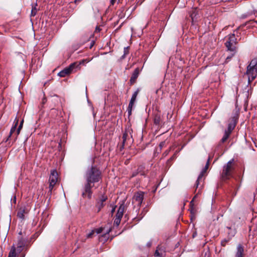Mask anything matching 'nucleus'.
<instances>
[{
    "label": "nucleus",
    "mask_w": 257,
    "mask_h": 257,
    "mask_svg": "<svg viewBox=\"0 0 257 257\" xmlns=\"http://www.w3.org/2000/svg\"><path fill=\"white\" fill-rule=\"evenodd\" d=\"M107 200V196L104 194L101 195L96 200L95 207L97 209V212H99L105 206V202Z\"/></svg>",
    "instance_id": "6"
},
{
    "label": "nucleus",
    "mask_w": 257,
    "mask_h": 257,
    "mask_svg": "<svg viewBox=\"0 0 257 257\" xmlns=\"http://www.w3.org/2000/svg\"><path fill=\"white\" fill-rule=\"evenodd\" d=\"M237 43V39L235 37V34H231L228 36L225 46H226L227 51L233 52L235 54L236 52V44Z\"/></svg>",
    "instance_id": "3"
},
{
    "label": "nucleus",
    "mask_w": 257,
    "mask_h": 257,
    "mask_svg": "<svg viewBox=\"0 0 257 257\" xmlns=\"http://www.w3.org/2000/svg\"><path fill=\"white\" fill-rule=\"evenodd\" d=\"M248 66H249V68L252 67L257 69V58L252 59Z\"/></svg>",
    "instance_id": "24"
},
{
    "label": "nucleus",
    "mask_w": 257,
    "mask_h": 257,
    "mask_svg": "<svg viewBox=\"0 0 257 257\" xmlns=\"http://www.w3.org/2000/svg\"><path fill=\"white\" fill-rule=\"evenodd\" d=\"M128 53V51L127 48H125L124 50V55L127 54Z\"/></svg>",
    "instance_id": "35"
},
{
    "label": "nucleus",
    "mask_w": 257,
    "mask_h": 257,
    "mask_svg": "<svg viewBox=\"0 0 257 257\" xmlns=\"http://www.w3.org/2000/svg\"><path fill=\"white\" fill-rule=\"evenodd\" d=\"M209 159H208L207 163H206V164L205 166V168L203 169V170L201 171V173L200 174V175H199L198 177V179L196 182V183H195V187L197 189V188L199 187V183H200V181H201V180L202 179V177L204 175V174L206 172V170L208 169V166H209Z\"/></svg>",
    "instance_id": "11"
},
{
    "label": "nucleus",
    "mask_w": 257,
    "mask_h": 257,
    "mask_svg": "<svg viewBox=\"0 0 257 257\" xmlns=\"http://www.w3.org/2000/svg\"><path fill=\"white\" fill-rule=\"evenodd\" d=\"M26 244L25 240L21 238L19 239L18 244H17V250L19 252H21L23 250V247L25 246Z\"/></svg>",
    "instance_id": "16"
},
{
    "label": "nucleus",
    "mask_w": 257,
    "mask_h": 257,
    "mask_svg": "<svg viewBox=\"0 0 257 257\" xmlns=\"http://www.w3.org/2000/svg\"><path fill=\"white\" fill-rule=\"evenodd\" d=\"M116 0H110V4L111 5H113Z\"/></svg>",
    "instance_id": "36"
},
{
    "label": "nucleus",
    "mask_w": 257,
    "mask_h": 257,
    "mask_svg": "<svg viewBox=\"0 0 257 257\" xmlns=\"http://www.w3.org/2000/svg\"><path fill=\"white\" fill-rule=\"evenodd\" d=\"M197 15V11L196 9H194L192 11L190 14V17L193 21H196L197 17L196 16Z\"/></svg>",
    "instance_id": "21"
},
{
    "label": "nucleus",
    "mask_w": 257,
    "mask_h": 257,
    "mask_svg": "<svg viewBox=\"0 0 257 257\" xmlns=\"http://www.w3.org/2000/svg\"><path fill=\"white\" fill-rule=\"evenodd\" d=\"M235 168V164L233 159L230 160L223 167L221 174V179L226 181L232 177L233 173Z\"/></svg>",
    "instance_id": "2"
},
{
    "label": "nucleus",
    "mask_w": 257,
    "mask_h": 257,
    "mask_svg": "<svg viewBox=\"0 0 257 257\" xmlns=\"http://www.w3.org/2000/svg\"><path fill=\"white\" fill-rule=\"evenodd\" d=\"M103 230V228L102 227H100L99 228H98V229H96L95 230V231L97 233V234H99V233H100L102 232Z\"/></svg>",
    "instance_id": "29"
},
{
    "label": "nucleus",
    "mask_w": 257,
    "mask_h": 257,
    "mask_svg": "<svg viewBox=\"0 0 257 257\" xmlns=\"http://www.w3.org/2000/svg\"><path fill=\"white\" fill-rule=\"evenodd\" d=\"M80 0H75V3H76L77 2H80Z\"/></svg>",
    "instance_id": "40"
},
{
    "label": "nucleus",
    "mask_w": 257,
    "mask_h": 257,
    "mask_svg": "<svg viewBox=\"0 0 257 257\" xmlns=\"http://www.w3.org/2000/svg\"><path fill=\"white\" fill-rule=\"evenodd\" d=\"M166 255V247L164 245H160L157 247L155 252V256L163 257Z\"/></svg>",
    "instance_id": "9"
},
{
    "label": "nucleus",
    "mask_w": 257,
    "mask_h": 257,
    "mask_svg": "<svg viewBox=\"0 0 257 257\" xmlns=\"http://www.w3.org/2000/svg\"><path fill=\"white\" fill-rule=\"evenodd\" d=\"M17 136H18V135H17ZM17 138V136H16V137H15V138Z\"/></svg>",
    "instance_id": "45"
},
{
    "label": "nucleus",
    "mask_w": 257,
    "mask_h": 257,
    "mask_svg": "<svg viewBox=\"0 0 257 257\" xmlns=\"http://www.w3.org/2000/svg\"><path fill=\"white\" fill-rule=\"evenodd\" d=\"M94 230H92L90 233H89L88 234H87V238H91L92 237L94 233Z\"/></svg>",
    "instance_id": "28"
},
{
    "label": "nucleus",
    "mask_w": 257,
    "mask_h": 257,
    "mask_svg": "<svg viewBox=\"0 0 257 257\" xmlns=\"http://www.w3.org/2000/svg\"><path fill=\"white\" fill-rule=\"evenodd\" d=\"M169 151H166V152L163 154V155H164V156H167V155L168 154V153H169Z\"/></svg>",
    "instance_id": "37"
},
{
    "label": "nucleus",
    "mask_w": 257,
    "mask_h": 257,
    "mask_svg": "<svg viewBox=\"0 0 257 257\" xmlns=\"http://www.w3.org/2000/svg\"><path fill=\"white\" fill-rule=\"evenodd\" d=\"M143 169V167L142 166H140L137 171L136 172H134L132 174V177H135L137 176L138 174L140 173L141 175H144L145 173L144 172H142V170Z\"/></svg>",
    "instance_id": "20"
},
{
    "label": "nucleus",
    "mask_w": 257,
    "mask_h": 257,
    "mask_svg": "<svg viewBox=\"0 0 257 257\" xmlns=\"http://www.w3.org/2000/svg\"><path fill=\"white\" fill-rule=\"evenodd\" d=\"M52 101L54 102V105L55 106L58 104V103L60 101V99L58 96H54L52 97Z\"/></svg>",
    "instance_id": "25"
},
{
    "label": "nucleus",
    "mask_w": 257,
    "mask_h": 257,
    "mask_svg": "<svg viewBox=\"0 0 257 257\" xmlns=\"http://www.w3.org/2000/svg\"><path fill=\"white\" fill-rule=\"evenodd\" d=\"M45 102V99L43 100V103H44Z\"/></svg>",
    "instance_id": "42"
},
{
    "label": "nucleus",
    "mask_w": 257,
    "mask_h": 257,
    "mask_svg": "<svg viewBox=\"0 0 257 257\" xmlns=\"http://www.w3.org/2000/svg\"><path fill=\"white\" fill-rule=\"evenodd\" d=\"M235 257H244L243 246L240 244L237 246V251Z\"/></svg>",
    "instance_id": "13"
},
{
    "label": "nucleus",
    "mask_w": 257,
    "mask_h": 257,
    "mask_svg": "<svg viewBox=\"0 0 257 257\" xmlns=\"http://www.w3.org/2000/svg\"><path fill=\"white\" fill-rule=\"evenodd\" d=\"M125 206L123 204L120 205L117 211V213L116 214V217L114 219V223L118 226L120 224L121 219L123 216L124 210Z\"/></svg>",
    "instance_id": "8"
},
{
    "label": "nucleus",
    "mask_w": 257,
    "mask_h": 257,
    "mask_svg": "<svg viewBox=\"0 0 257 257\" xmlns=\"http://www.w3.org/2000/svg\"><path fill=\"white\" fill-rule=\"evenodd\" d=\"M37 12V9H36V7H33L32 11H31V16L32 17H34L35 16H36Z\"/></svg>",
    "instance_id": "26"
},
{
    "label": "nucleus",
    "mask_w": 257,
    "mask_h": 257,
    "mask_svg": "<svg viewBox=\"0 0 257 257\" xmlns=\"http://www.w3.org/2000/svg\"><path fill=\"white\" fill-rule=\"evenodd\" d=\"M230 136V134L224 132V134L222 137V138L221 139L220 142L218 144V147L220 146L222 144L225 143L226 140L228 139L229 137Z\"/></svg>",
    "instance_id": "17"
},
{
    "label": "nucleus",
    "mask_w": 257,
    "mask_h": 257,
    "mask_svg": "<svg viewBox=\"0 0 257 257\" xmlns=\"http://www.w3.org/2000/svg\"><path fill=\"white\" fill-rule=\"evenodd\" d=\"M24 256H25V255H23L22 256V257H24Z\"/></svg>",
    "instance_id": "46"
},
{
    "label": "nucleus",
    "mask_w": 257,
    "mask_h": 257,
    "mask_svg": "<svg viewBox=\"0 0 257 257\" xmlns=\"http://www.w3.org/2000/svg\"><path fill=\"white\" fill-rule=\"evenodd\" d=\"M165 145V142H162L161 143H160V144L159 145V147H160L161 150L164 147Z\"/></svg>",
    "instance_id": "32"
},
{
    "label": "nucleus",
    "mask_w": 257,
    "mask_h": 257,
    "mask_svg": "<svg viewBox=\"0 0 257 257\" xmlns=\"http://www.w3.org/2000/svg\"><path fill=\"white\" fill-rule=\"evenodd\" d=\"M227 241H228V240L225 239L221 241V244L222 246H225L226 243H227Z\"/></svg>",
    "instance_id": "34"
},
{
    "label": "nucleus",
    "mask_w": 257,
    "mask_h": 257,
    "mask_svg": "<svg viewBox=\"0 0 257 257\" xmlns=\"http://www.w3.org/2000/svg\"><path fill=\"white\" fill-rule=\"evenodd\" d=\"M23 122H24V120H22L20 123V124L18 130H17V135H18L20 134V131L23 127Z\"/></svg>",
    "instance_id": "27"
},
{
    "label": "nucleus",
    "mask_w": 257,
    "mask_h": 257,
    "mask_svg": "<svg viewBox=\"0 0 257 257\" xmlns=\"http://www.w3.org/2000/svg\"><path fill=\"white\" fill-rule=\"evenodd\" d=\"M111 231V229H109L108 231H107L106 233H109V232Z\"/></svg>",
    "instance_id": "39"
},
{
    "label": "nucleus",
    "mask_w": 257,
    "mask_h": 257,
    "mask_svg": "<svg viewBox=\"0 0 257 257\" xmlns=\"http://www.w3.org/2000/svg\"><path fill=\"white\" fill-rule=\"evenodd\" d=\"M177 152L174 154V155L168 161V163L170 162L171 161H173L176 158V154Z\"/></svg>",
    "instance_id": "33"
},
{
    "label": "nucleus",
    "mask_w": 257,
    "mask_h": 257,
    "mask_svg": "<svg viewBox=\"0 0 257 257\" xmlns=\"http://www.w3.org/2000/svg\"><path fill=\"white\" fill-rule=\"evenodd\" d=\"M138 94V91H135L134 93V94H133L131 99L130 100V103L128 104V109H127L128 114L129 115H131V114H132V108H133V105L136 101Z\"/></svg>",
    "instance_id": "10"
},
{
    "label": "nucleus",
    "mask_w": 257,
    "mask_h": 257,
    "mask_svg": "<svg viewBox=\"0 0 257 257\" xmlns=\"http://www.w3.org/2000/svg\"><path fill=\"white\" fill-rule=\"evenodd\" d=\"M85 60H83L81 61L78 62H74L72 63L69 67L65 68L63 70L60 71L58 73V75L61 77H64L67 76V75L71 73L74 69L78 68L80 69V65L84 62Z\"/></svg>",
    "instance_id": "4"
},
{
    "label": "nucleus",
    "mask_w": 257,
    "mask_h": 257,
    "mask_svg": "<svg viewBox=\"0 0 257 257\" xmlns=\"http://www.w3.org/2000/svg\"><path fill=\"white\" fill-rule=\"evenodd\" d=\"M128 137V133L125 132L123 133L122 135V146L120 147V150L123 148L125 142L127 140V138Z\"/></svg>",
    "instance_id": "19"
},
{
    "label": "nucleus",
    "mask_w": 257,
    "mask_h": 257,
    "mask_svg": "<svg viewBox=\"0 0 257 257\" xmlns=\"http://www.w3.org/2000/svg\"><path fill=\"white\" fill-rule=\"evenodd\" d=\"M195 197H196V196H195V197L193 198V200H191V203H192V202H193V201L194 200V199H195Z\"/></svg>",
    "instance_id": "41"
},
{
    "label": "nucleus",
    "mask_w": 257,
    "mask_h": 257,
    "mask_svg": "<svg viewBox=\"0 0 257 257\" xmlns=\"http://www.w3.org/2000/svg\"><path fill=\"white\" fill-rule=\"evenodd\" d=\"M18 216L21 218H24V217L23 213L20 211L18 213Z\"/></svg>",
    "instance_id": "31"
},
{
    "label": "nucleus",
    "mask_w": 257,
    "mask_h": 257,
    "mask_svg": "<svg viewBox=\"0 0 257 257\" xmlns=\"http://www.w3.org/2000/svg\"><path fill=\"white\" fill-rule=\"evenodd\" d=\"M16 247L14 246H13L9 252L8 257H16Z\"/></svg>",
    "instance_id": "22"
},
{
    "label": "nucleus",
    "mask_w": 257,
    "mask_h": 257,
    "mask_svg": "<svg viewBox=\"0 0 257 257\" xmlns=\"http://www.w3.org/2000/svg\"><path fill=\"white\" fill-rule=\"evenodd\" d=\"M246 74L248 75V84L250 83L256 78L257 75V69L249 66L247 67Z\"/></svg>",
    "instance_id": "7"
},
{
    "label": "nucleus",
    "mask_w": 257,
    "mask_h": 257,
    "mask_svg": "<svg viewBox=\"0 0 257 257\" xmlns=\"http://www.w3.org/2000/svg\"><path fill=\"white\" fill-rule=\"evenodd\" d=\"M114 211H115V208H113L111 210V213L113 214Z\"/></svg>",
    "instance_id": "38"
},
{
    "label": "nucleus",
    "mask_w": 257,
    "mask_h": 257,
    "mask_svg": "<svg viewBox=\"0 0 257 257\" xmlns=\"http://www.w3.org/2000/svg\"><path fill=\"white\" fill-rule=\"evenodd\" d=\"M58 180V173L55 170H52L51 171L50 177H49V190L52 191L54 186L56 184Z\"/></svg>",
    "instance_id": "5"
},
{
    "label": "nucleus",
    "mask_w": 257,
    "mask_h": 257,
    "mask_svg": "<svg viewBox=\"0 0 257 257\" xmlns=\"http://www.w3.org/2000/svg\"><path fill=\"white\" fill-rule=\"evenodd\" d=\"M18 122L19 120L16 118L14 121V125L13 126L11 130L9 138L11 137L12 136L13 134L15 132L17 126L18 124Z\"/></svg>",
    "instance_id": "18"
},
{
    "label": "nucleus",
    "mask_w": 257,
    "mask_h": 257,
    "mask_svg": "<svg viewBox=\"0 0 257 257\" xmlns=\"http://www.w3.org/2000/svg\"><path fill=\"white\" fill-rule=\"evenodd\" d=\"M17 136H18V135H17ZM17 138V136H16V137H15V138Z\"/></svg>",
    "instance_id": "44"
},
{
    "label": "nucleus",
    "mask_w": 257,
    "mask_h": 257,
    "mask_svg": "<svg viewBox=\"0 0 257 257\" xmlns=\"http://www.w3.org/2000/svg\"><path fill=\"white\" fill-rule=\"evenodd\" d=\"M161 121V114L159 111H155L154 113V122L156 125L160 124Z\"/></svg>",
    "instance_id": "14"
},
{
    "label": "nucleus",
    "mask_w": 257,
    "mask_h": 257,
    "mask_svg": "<svg viewBox=\"0 0 257 257\" xmlns=\"http://www.w3.org/2000/svg\"><path fill=\"white\" fill-rule=\"evenodd\" d=\"M84 178L85 183L82 196L84 198L90 199L92 194V188L94 186V184L98 182L102 178L101 172L97 167L92 166L86 171Z\"/></svg>",
    "instance_id": "1"
},
{
    "label": "nucleus",
    "mask_w": 257,
    "mask_h": 257,
    "mask_svg": "<svg viewBox=\"0 0 257 257\" xmlns=\"http://www.w3.org/2000/svg\"><path fill=\"white\" fill-rule=\"evenodd\" d=\"M144 199V193L139 192L136 193L134 196V200L137 202L138 206H141Z\"/></svg>",
    "instance_id": "12"
},
{
    "label": "nucleus",
    "mask_w": 257,
    "mask_h": 257,
    "mask_svg": "<svg viewBox=\"0 0 257 257\" xmlns=\"http://www.w3.org/2000/svg\"><path fill=\"white\" fill-rule=\"evenodd\" d=\"M227 228L230 229V227H227Z\"/></svg>",
    "instance_id": "43"
},
{
    "label": "nucleus",
    "mask_w": 257,
    "mask_h": 257,
    "mask_svg": "<svg viewBox=\"0 0 257 257\" xmlns=\"http://www.w3.org/2000/svg\"><path fill=\"white\" fill-rule=\"evenodd\" d=\"M234 127H235L234 124L229 123L228 125L227 130H225V132L230 135L231 132L234 129Z\"/></svg>",
    "instance_id": "23"
},
{
    "label": "nucleus",
    "mask_w": 257,
    "mask_h": 257,
    "mask_svg": "<svg viewBox=\"0 0 257 257\" xmlns=\"http://www.w3.org/2000/svg\"><path fill=\"white\" fill-rule=\"evenodd\" d=\"M231 53H232L230 56L227 57V58L226 59V62H227L228 61H229L232 58V57L233 56H234V55L235 54H233V52H231Z\"/></svg>",
    "instance_id": "30"
},
{
    "label": "nucleus",
    "mask_w": 257,
    "mask_h": 257,
    "mask_svg": "<svg viewBox=\"0 0 257 257\" xmlns=\"http://www.w3.org/2000/svg\"><path fill=\"white\" fill-rule=\"evenodd\" d=\"M140 72V70L139 68H137L134 70V72L132 74L131 76L130 82L131 84H133L136 82V79L138 77L139 74Z\"/></svg>",
    "instance_id": "15"
}]
</instances>
